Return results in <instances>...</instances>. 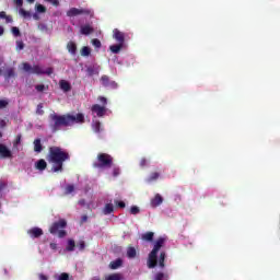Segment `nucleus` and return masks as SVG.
I'll use <instances>...</instances> for the list:
<instances>
[{
	"instance_id": "obj_1",
	"label": "nucleus",
	"mask_w": 280,
	"mask_h": 280,
	"mask_svg": "<svg viewBox=\"0 0 280 280\" xmlns=\"http://www.w3.org/2000/svg\"><path fill=\"white\" fill-rule=\"evenodd\" d=\"M73 124H84V114L79 113L77 115H58L52 113L49 115V128L51 132H58L62 126L67 128L69 126H73Z\"/></svg>"
},
{
	"instance_id": "obj_2",
	"label": "nucleus",
	"mask_w": 280,
	"mask_h": 280,
	"mask_svg": "<svg viewBox=\"0 0 280 280\" xmlns=\"http://www.w3.org/2000/svg\"><path fill=\"white\" fill-rule=\"evenodd\" d=\"M71 155L60 147H49L47 161L52 164V172H62L65 162L70 161Z\"/></svg>"
},
{
	"instance_id": "obj_3",
	"label": "nucleus",
	"mask_w": 280,
	"mask_h": 280,
	"mask_svg": "<svg viewBox=\"0 0 280 280\" xmlns=\"http://www.w3.org/2000/svg\"><path fill=\"white\" fill-rule=\"evenodd\" d=\"M165 237H159L154 245L153 249L150 252L147 260L148 268L152 269L155 266H160V268H165V257H167V254L165 252H161L159 256V250L165 246Z\"/></svg>"
},
{
	"instance_id": "obj_4",
	"label": "nucleus",
	"mask_w": 280,
	"mask_h": 280,
	"mask_svg": "<svg viewBox=\"0 0 280 280\" xmlns=\"http://www.w3.org/2000/svg\"><path fill=\"white\" fill-rule=\"evenodd\" d=\"M62 229H67V220L65 219L54 222L49 228V233H51V235H58L60 238L67 237V231Z\"/></svg>"
},
{
	"instance_id": "obj_5",
	"label": "nucleus",
	"mask_w": 280,
	"mask_h": 280,
	"mask_svg": "<svg viewBox=\"0 0 280 280\" xmlns=\"http://www.w3.org/2000/svg\"><path fill=\"white\" fill-rule=\"evenodd\" d=\"M96 170H104V167H113V158L108 153H98L97 162L93 163Z\"/></svg>"
},
{
	"instance_id": "obj_6",
	"label": "nucleus",
	"mask_w": 280,
	"mask_h": 280,
	"mask_svg": "<svg viewBox=\"0 0 280 280\" xmlns=\"http://www.w3.org/2000/svg\"><path fill=\"white\" fill-rule=\"evenodd\" d=\"M91 16L93 18V12L91 11V9H78V8H71L69 11H67V16H69L70 19L73 16Z\"/></svg>"
},
{
	"instance_id": "obj_7",
	"label": "nucleus",
	"mask_w": 280,
	"mask_h": 280,
	"mask_svg": "<svg viewBox=\"0 0 280 280\" xmlns=\"http://www.w3.org/2000/svg\"><path fill=\"white\" fill-rule=\"evenodd\" d=\"M91 112L93 115H96L97 117H104V115H106V107L100 104H94L91 107Z\"/></svg>"
},
{
	"instance_id": "obj_8",
	"label": "nucleus",
	"mask_w": 280,
	"mask_h": 280,
	"mask_svg": "<svg viewBox=\"0 0 280 280\" xmlns=\"http://www.w3.org/2000/svg\"><path fill=\"white\" fill-rule=\"evenodd\" d=\"M113 38H115V40H117V43L120 45H124V43H126V34H124L118 28H115L113 31Z\"/></svg>"
},
{
	"instance_id": "obj_9",
	"label": "nucleus",
	"mask_w": 280,
	"mask_h": 280,
	"mask_svg": "<svg viewBox=\"0 0 280 280\" xmlns=\"http://www.w3.org/2000/svg\"><path fill=\"white\" fill-rule=\"evenodd\" d=\"M43 234L44 232L40 228H32L27 231V235H30V237L33 240H38V237H42Z\"/></svg>"
},
{
	"instance_id": "obj_10",
	"label": "nucleus",
	"mask_w": 280,
	"mask_h": 280,
	"mask_svg": "<svg viewBox=\"0 0 280 280\" xmlns=\"http://www.w3.org/2000/svg\"><path fill=\"white\" fill-rule=\"evenodd\" d=\"M0 159H12V151L3 143H0Z\"/></svg>"
},
{
	"instance_id": "obj_11",
	"label": "nucleus",
	"mask_w": 280,
	"mask_h": 280,
	"mask_svg": "<svg viewBox=\"0 0 280 280\" xmlns=\"http://www.w3.org/2000/svg\"><path fill=\"white\" fill-rule=\"evenodd\" d=\"M108 81H109L108 75H103V77L101 78V82H102V84H103L106 89H117V86H118L117 82L110 81V82L108 83Z\"/></svg>"
},
{
	"instance_id": "obj_12",
	"label": "nucleus",
	"mask_w": 280,
	"mask_h": 280,
	"mask_svg": "<svg viewBox=\"0 0 280 280\" xmlns=\"http://www.w3.org/2000/svg\"><path fill=\"white\" fill-rule=\"evenodd\" d=\"M22 71H43V69L40 68V66L32 67V65H30L27 62H23L22 63Z\"/></svg>"
},
{
	"instance_id": "obj_13",
	"label": "nucleus",
	"mask_w": 280,
	"mask_h": 280,
	"mask_svg": "<svg viewBox=\"0 0 280 280\" xmlns=\"http://www.w3.org/2000/svg\"><path fill=\"white\" fill-rule=\"evenodd\" d=\"M163 205V197L160 194H156L153 199H151V207L156 208Z\"/></svg>"
},
{
	"instance_id": "obj_14",
	"label": "nucleus",
	"mask_w": 280,
	"mask_h": 280,
	"mask_svg": "<svg viewBox=\"0 0 280 280\" xmlns=\"http://www.w3.org/2000/svg\"><path fill=\"white\" fill-rule=\"evenodd\" d=\"M124 266V260L121 258H117L116 260L110 261L109 268L110 270H117Z\"/></svg>"
},
{
	"instance_id": "obj_15",
	"label": "nucleus",
	"mask_w": 280,
	"mask_h": 280,
	"mask_svg": "<svg viewBox=\"0 0 280 280\" xmlns=\"http://www.w3.org/2000/svg\"><path fill=\"white\" fill-rule=\"evenodd\" d=\"M59 86L65 93H69V91H71V83H69L67 80H60Z\"/></svg>"
},
{
	"instance_id": "obj_16",
	"label": "nucleus",
	"mask_w": 280,
	"mask_h": 280,
	"mask_svg": "<svg viewBox=\"0 0 280 280\" xmlns=\"http://www.w3.org/2000/svg\"><path fill=\"white\" fill-rule=\"evenodd\" d=\"M67 49L72 56H75V54H78V45H75L74 42H69L67 44Z\"/></svg>"
},
{
	"instance_id": "obj_17",
	"label": "nucleus",
	"mask_w": 280,
	"mask_h": 280,
	"mask_svg": "<svg viewBox=\"0 0 280 280\" xmlns=\"http://www.w3.org/2000/svg\"><path fill=\"white\" fill-rule=\"evenodd\" d=\"M33 145L34 152H37V154H40V152H43V143L40 142V138L35 139Z\"/></svg>"
},
{
	"instance_id": "obj_18",
	"label": "nucleus",
	"mask_w": 280,
	"mask_h": 280,
	"mask_svg": "<svg viewBox=\"0 0 280 280\" xmlns=\"http://www.w3.org/2000/svg\"><path fill=\"white\" fill-rule=\"evenodd\" d=\"M93 32L94 28L89 24L81 26V34H83V36H89V34H93Z\"/></svg>"
},
{
	"instance_id": "obj_19",
	"label": "nucleus",
	"mask_w": 280,
	"mask_h": 280,
	"mask_svg": "<svg viewBox=\"0 0 280 280\" xmlns=\"http://www.w3.org/2000/svg\"><path fill=\"white\" fill-rule=\"evenodd\" d=\"M141 240L143 242H154V232H145L141 235Z\"/></svg>"
},
{
	"instance_id": "obj_20",
	"label": "nucleus",
	"mask_w": 280,
	"mask_h": 280,
	"mask_svg": "<svg viewBox=\"0 0 280 280\" xmlns=\"http://www.w3.org/2000/svg\"><path fill=\"white\" fill-rule=\"evenodd\" d=\"M127 257L128 259H135L137 257V249L133 246L127 247Z\"/></svg>"
},
{
	"instance_id": "obj_21",
	"label": "nucleus",
	"mask_w": 280,
	"mask_h": 280,
	"mask_svg": "<svg viewBox=\"0 0 280 280\" xmlns=\"http://www.w3.org/2000/svg\"><path fill=\"white\" fill-rule=\"evenodd\" d=\"M122 48H124V44H119V43L109 46V50L112 51V54H119Z\"/></svg>"
},
{
	"instance_id": "obj_22",
	"label": "nucleus",
	"mask_w": 280,
	"mask_h": 280,
	"mask_svg": "<svg viewBox=\"0 0 280 280\" xmlns=\"http://www.w3.org/2000/svg\"><path fill=\"white\" fill-rule=\"evenodd\" d=\"M36 170H39V172H44V170H47V162L45 160H39L36 162Z\"/></svg>"
},
{
	"instance_id": "obj_23",
	"label": "nucleus",
	"mask_w": 280,
	"mask_h": 280,
	"mask_svg": "<svg viewBox=\"0 0 280 280\" xmlns=\"http://www.w3.org/2000/svg\"><path fill=\"white\" fill-rule=\"evenodd\" d=\"M115 211V208L113 207V203H107L103 210L104 215H110Z\"/></svg>"
},
{
	"instance_id": "obj_24",
	"label": "nucleus",
	"mask_w": 280,
	"mask_h": 280,
	"mask_svg": "<svg viewBox=\"0 0 280 280\" xmlns=\"http://www.w3.org/2000/svg\"><path fill=\"white\" fill-rule=\"evenodd\" d=\"M160 176H161V173L153 172V173L150 174V176L147 180H148V183H154V180H159Z\"/></svg>"
},
{
	"instance_id": "obj_25",
	"label": "nucleus",
	"mask_w": 280,
	"mask_h": 280,
	"mask_svg": "<svg viewBox=\"0 0 280 280\" xmlns=\"http://www.w3.org/2000/svg\"><path fill=\"white\" fill-rule=\"evenodd\" d=\"M66 250H68V253H73V250H75V241L69 240Z\"/></svg>"
},
{
	"instance_id": "obj_26",
	"label": "nucleus",
	"mask_w": 280,
	"mask_h": 280,
	"mask_svg": "<svg viewBox=\"0 0 280 280\" xmlns=\"http://www.w3.org/2000/svg\"><path fill=\"white\" fill-rule=\"evenodd\" d=\"M121 273H112L105 278V280H122Z\"/></svg>"
},
{
	"instance_id": "obj_27",
	"label": "nucleus",
	"mask_w": 280,
	"mask_h": 280,
	"mask_svg": "<svg viewBox=\"0 0 280 280\" xmlns=\"http://www.w3.org/2000/svg\"><path fill=\"white\" fill-rule=\"evenodd\" d=\"M35 10L38 14H45V12H47V8L43 4H36Z\"/></svg>"
},
{
	"instance_id": "obj_28",
	"label": "nucleus",
	"mask_w": 280,
	"mask_h": 280,
	"mask_svg": "<svg viewBox=\"0 0 280 280\" xmlns=\"http://www.w3.org/2000/svg\"><path fill=\"white\" fill-rule=\"evenodd\" d=\"M163 279L167 280V279H170V276H168V275H165V273H163V272H158V273L155 275V277H154V280H163Z\"/></svg>"
},
{
	"instance_id": "obj_29",
	"label": "nucleus",
	"mask_w": 280,
	"mask_h": 280,
	"mask_svg": "<svg viewBox=\"0 0 280 280\" xmlns=\"http://www.w3.org/2000/svg\"><path fill=\"white\" fill-rule=\"evenodd\" d=\"M20 14L24 19H32V13H30V11H25V9H20Z\"/></svg>"
},
{
	"instance_id": "obj_30",
	"label": "nucleus",
	"mask_w": 280,
	"mask_h": 280,
	"mask_svg": "<svg viewBox=\"0 0 280 280\" xmlns=\"http://www.w3.org/2000/svg\"><path fill=\"white\" fill-rule=\"evenodd\" d=\"M81 56H91V48L89 46H84L82 49H81Z\"/></svg>"
},
{
	"instance_id": "obj_31",
	"label": "nucleus",
	"mask_w": 280,
	"mask_h": 280,
	"mask_svg": "<svg viewBox=\"0 0 280 280\" xmlns=\"http://www.w3.org/2000/svg\"><path fill=\"white\" fill-rule=\"evenodd\" d=\"M93 130L94 132H100V128H102V122H100V120H96L93 122Z\"/></svg>"
},
{
	"instance_id": "obj_32",
	"label": "nucleus",
	"mask_w": 280,
	"mask_h": 280,
	"mask_svg": "<svg viewBox=\"0 0 280 280\" xmlns=\"http://www.w3.org/2000/svg\"><path fill=\"white\" fill-rule=\"evenodd\" d=\"M130 213H131V215H138V213H141V209H139V207H137V206H132L130 208Z\"/></svg>"
},
{
	"instance_id": "obj_33",
	"label": "nucleus",
	"mask_w": 280,
	"mask_h": 280,
	"mask_svg": "<svg viewBox=\"0 0 280 280\" xmlns=\"http://www.w3.org/2000/svg\"><path fill=\"white\" fill-rule=\"evenodd\" d=\"M11 32H12L13 36H15V38H19V36H21V31L16 26H13L11 28Z\"/></svg>"
},
{
	"instance_id": "obj_34",
	"label": "nucleus",
	"mask_w": 280,
	"mask_h": 280,
	"mask_svg": "<svg viewBox=\"0 0 280 280\" xmlns=\"http://www.w3.org/2000/svg\"><path fill=\"white\" fill-rule=\"evenodd\" d=\"M73 191H75V186L69 184L68 186H66V194H73Z\"/></svg>"
},
{
	"instance_id": "obj_35",
	"label": "nucleus",
	"mask_w": 280,
	"mask_h": 280,
	"mask_svg": "<svg viewBox=\"0 0 280 280\" xmlns=\"http://www.w3.org/2000/svg\"><path fill=\"white\" fill-rule=\"evenodd\" d=\"M92 45L96 47V49H100L102 47V42L97 38L92 39Z\"/></svg>"
},
{
	"instance_id": "obj_36",
	"label": "nucleus",
	"mask_w": 280,
	"mask_h": 280,
	"mask_svg": "<svg viewBox=\"0 0 280 280\" xmlns=\"http://www.w3.org/2000/svg\"><path fill=\"white\" fill-rule=\"evenodd\" d=\"M37 115H45V110H43V103H39L36 108Z\"/></svg>"
},
{
	"instance_id": "obj_37",
	"label": "nucleus",
	"mask_w": 280,
	"mask_h": 280,
	"mask_svg": "<svg viewBox=\"0 0 280 280\" xmlns=\"http://www.w3.org/2000/svg\"><path fill=\"white\" fill-rule=\"evenodd\" d=\"M16 49L19 51H21L22 49H25V44L23 43V40H18L16 42Z\"/></svg>"
},
{
	"instance_id": "obj_38",
	"label": "nucleus",
	"mask_w": 280,
	"mask_h": 280,
	"mask_svg": "<svg viewBox=\"0 0 280 280\" xmlns=\"http://www.w3.org/2000/svg\"><path fill=\"white\" fill-rule=\"evenodd\" d=\"M114 202H115L116 207H118L119 209H126V202L118 201V200H116Z\"/></svg>"
},
{
	"instance_id": "obj_39",
	"label": "nucleus",
	"mask_w": 280,
	"mask_h": 280,
	"mask_svg": "<svg viewBox=\"0 0 280 280\" xmlns=\"http://www.w3.org/2000/svg\"><path fill=\"white\" fill-rule=\"evenodd\" d=\"M77 246L79 250H84L86 248V243L84 241H80Z\"/></svg>"
},
{
	"instance_id": "obj_40",
	"label": "nucleus",
	"mask_w": 280,
	"mask_h": 280,
	"mask_svg": "<svg viewBox=\"0 0 280 280\" xmlns=\"http://www.w3.org/2000/svg\"><path fill=\"white\" fill-rule=\"evenodd\" d=\"M45 84H37L35 85V90L38 92V93H43V91H45Z\"/></svg>"
},
{
	"instance_id": "obj_41",
	"label": "nucleus",
	"mask_w": 280,
	"mask_h": 280,
	"mask_svg": "<svg viewBox=\"0 0 280 280\" xmlns=\"http://www.w3.org/2000/svg\"><path fill=\"white\" fill-rule=\"evenodd\" d=\"M119 174H121V168H119V167H114V170H113V176H114L115 178H117V176H119Z\"/></svg>"
},
{
	"instance_id": "obj_42",
	"label": "nucleus",
	"mask_w": 280,
	"mask_h": 280,
	"mask_svg": "<svg viewBox=\"0 0 280 280\" xmlns=\"http://www.w3.org/2000/svg\"><path fill=\"white\" fill-rule=\"evenodd\" d=\"M10 103L5 100H0V110L7 108Z\"/></svg>"
},
{
	"instance_id": "obj_43",
	"label": "nucleus",
	"mask_w": 280,
	"mask_h": 280,
	"mask_svg": "<svg viewBox=\"0 0 280 280\" xmlns=\"http://www.w3.org/2000/svg\"><path fill=\"white\" fill-rule=\"evenodd\" d=\"M58 280H69V273L62 272V273L59 276Z\"/></svg>"
},
{
	"instance_id": "obj_44",
	"label": "nucleus",
	"mask_w": 280,
	"mask_h": 280,
	"mask_svg": "<svg viewBox=\"0 0 280 280\" xmlns=\"http://www.w3.org/2000/svg\"><path fill=\"white\" fill-rule=\"evenodd\" d=\"M148 165V160L145 158H142L140 161V167H145Z\"/></svg>"
},
{
	"instance_id": "obj_45",
	"label": "nucleus",
	"mask_w": 280,
	"mask_h": 280,
	"mask_svg": "<svg viewBox=\"0 0 280 280\" xmlns=\"http://www.w3.org/2000/svg\"><path fill=\"white\" fill-rule=\"evenodd\" d=\"M98 102H101V104H104V106H106V104H107V100L104 96H100Z\"/></svg>"
},
{
	"instance_id": "obj_46",
	"label": "nucleus",
	"mask_w": 280,
	"mask_h": 280,
	"mask_svg": "<svg viewBox=\"0 0 280 280\" xmlns=\"http://www.w3.org/2000/svg\"><path fill=\"white\" fill-rule=\"evenodd\" d=\"M48 3H51L52 5H60V2L58 0H45Z\"/></svg>"
},
{
	"instance_id": "obj_47",
	"label": "nucleus",
	"mask_w": 280,
	"mask_h": 280,
	"mask_svg": "<svg viewBox=\"0 0 280 280\" xmlns=\"http://www.w3.org/2000/svg\"><path fill=\"white\" fill-rule=\"evenodd\" d=\"M89 221V217L86 214L81 217V224H84V222Z\"/></svg>"
},
{
	"instance_id": "obj_48",
	"label": "nucleus",
	"mask_w": 280,
	"mask_h": 280,
	"mask_svg": "<svg viewBox=\"0 0 280 280\" xmlns=\"http://www.w3.org/2000/svg\"><path fill=\"white\" fill-rule=\"evenodd\" d=\"M5 78H12L14 77V71H8L5 74H4Z\"/></svg>"
},
{
	"instance_id": "obj_49",
	"label": "nucleus",
	"mask_w": 280,
	"mask_h": 280,
	"mask_svg": "<svg viewBox=\"0 0 280 280\" xmlns=\"http://www.w3.org/2000/svg\"><path fill=\"white\" fill-rule=\"evenodd\" d=\"M50 248H51V250H58V244L50 243Z\"/></svg>"
},
{
	"instance_id": "obj_50",
	"label": "nucleus",
	"mask_w": 280,
	"mask_h": 280,
	"mask_svg": "<svg viewBox=\"0 0 280 280\" xmlns=\"http://www.w3.org/2000/svg\"><path fill=\"white\" fill-rule=\"evenodd\" d=\"M15 5H18V8H22L23 7V0H15Z\"/></svg>"
},
{
	"instance_id": "obj_51",
	"label": "nucleus",
	"mask_w": 280,
	"mask_h": 280,
	"mask_svg": "<svg viewBox=\"0 0 280 280\" xmlns=\"http://www.w3.org/2000/svg\"><path fill=\"white\" fill-rule=\"evenodd\" d=\"M5 23H12V16L11 15H7V18H4Z\"/></svg>"
},
{
	"instance_id": "obj_52",
	"label": "nucleus",
	"mask_w": 280,
	"mask_h": 280,
	"mask_svg": "<svg viewBox=\"0 0 280 280\" xmlns=\"http://www.w3.org/2000/svg\"><path fill=\"white\" fill-rule=\"evenodd\" d=\"M35 73H37L38 75L40 73H47V75H51V71H36Z\"/></svg>"
},
{
	"instance_id": "obj_53",
	"label": "nucleus",
	"mask_w": 280,
	"mask_h": 280,
	"mask_svg": "<svg viewBox=\"0 0 280 280\" xmlns=\"http://www.w3.org/2000/svg\"><path fill=\"white\" fill-rule=\"evenodd\" d=\"M39 280H49V278L43 273H39Z\"/></svg>"
},
{
	"instance_id": "obj_54",
	"label": "nucleus",
	"mask_w": 280,
	"mask_h": 280,
	"mask_svg": "<svg viewBox=\"0 0 280 280\" xmlns=\"http://www.w3.org/2000/svg\"><path fill=\"white\" fill-rule=\"evenodd\" d=\"M8 14H5V11L0 12V19H7Z\"/></svg>"
},
{
	"instance_id": "obj_55",
	"label": "nucleus",
	"mask_w": 280,
	"mask_h": 280,
	"mask_svg": "<svg viewBox=\"0 0 280 280\" xmlns=\"http://www.w3.org/2000/svg\"><path fill=\"white\" fill-rule=\"evenodd\" d=\"M5 187H7L5 183H0V192L3 191Z\"/></svg>"
},
{
	"instance_id": "obj_56",
	"label": "nucleus",
	"mask_w": 280,
	"mask_h": 280,
	"mask_svg": "<svg viewBox=\"0 0 280 280\" xmlns=\"http://www.w3.org/2000/svg\"><path fill=\"white\" fill-rule=\"evenodd\" d=\"M0 128H5V120L0 119Z\"/></svg>"
},
{
	"instance_id": "obj_57",
	"label": "nucleus",
	"mask_w": 280,
	"mask_h": 280,
	"mask_svg": "<svg viewBox=\"0 0 280 280\" xmlns=\"http://www.w3.org/2000/svg\"><path fill=\"white\" fill-rule=\"evenodd\" d=\"M5 30L3 28V26H0V36H3Z\"/></svg>"
},
{
	"instance_id": "obj_58",
	"label": "nucleus",
	"mask_w": 280,
	"mask_h": 280,
	"mask_svg": "<svg viewBox=\"0 0 280 280\" xmlns=\"http://www.w3.org/2000/svg\"><path fill=\"white\" fill-rule=\"evenodd\" d=\"M33 19H35V21H38V14L34 13Z\"/></svg>"
},
{
	"instance_id": "obj_59",
	"label": "nucleus",
	"mask_w": 280,
	"mask_h": 280,
	"mask_svg": "<svg viewBox=\"0 0 280 280\" xmlns=\"http://www.w3.org/2000/svg\"><path fill=\"white\" fill-rule=\"evenodd\" d=\"M27 1V3H34V1H36V0H26Z\"/></svg>"
},
{
	"instance_id": "obj_60",
	"label": "nucleus",
	"mask_w": 280,
	"mask_h": 280,
	"mask_svg": "<svg viewBox=\"0 0 280 280\" xmlns=\"http://www.w3.org/2000/svg\"><path fill=\"white\" fill-rule=\"evenodd\" d=\"M20 141H21V137L18 138L16 143H19Z\"/></svg>"
},
{
	"instance_id": "obj_61",
	"label": "nucleus",
	"mask_w": 280,
	"mask_h": 280,
	"mask_svg": "<svg viewBox=\"0 0 280 280\" xmlns=\"http://www.w3.org/2000/svg\"><path fill=\"white\" fill-rule=\"evenodd\" d=\"M47 71H52V69H51V68H48Z\"/></svg>"
},
{
	"instance_id": "obj_62",
	"label": "nucleus",
	"mask_w": 280,
	"mask_h": 280,
	"mask_svg": "<svg viewBox=\"0 0 280 280\" xmlns=\"http://www.w3.org/2000/svg\"><path fill=\"white\" fill-rule=\"evenodd\" d=\"M1 137H3V133L0 132V139H1Z\"/></svg>"
},
{
	"instance_id": "obj_63",
	"label": "nucleus",
	"mask_w": 280,
	"mask_h": 280,
	"mask_svg": "<svg viewBox=\"0 0 280 280\" xmlns=\"http://www.w3.org/2000/svg\"><path fill=\"white\" fill-rule=\"evenodd\" d=\"M109 82H112L110 79H109V81H107V84H109Z\"/></svg>"
},
{
	"instance_id": "obj_64",
	"label": "nucleus",
	"mask_w": 280,
	"mask_h": 280,
	"mask_svg": "<svg viewBox=\"0 0 280 280\" xmlns=\"http://www.w3.org/2000/svg\"><path fill=\"white\" fill-rule=\"evenodd\" d=\"M1 73H3L2 71H0V75H1Z\"/></svg>"
}]
</instances>
